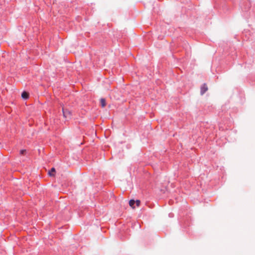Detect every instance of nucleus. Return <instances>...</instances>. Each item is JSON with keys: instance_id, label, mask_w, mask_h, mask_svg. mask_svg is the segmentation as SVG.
Returning <instances> with one entry per match:
<instances>
[{"instance_id": "39448f33", "label": "nucleus", "mask_w": 255, "mask_h": 255, "mask_svg": "<svg viewBox=\"0 0 255 255\" xmlns=\"http://www.w3.org/2000/svg\"><path fill=\"white\" fill-rule=\"evenodd\" d=\"M100 103L102 107H105L106 105V100L104 98H102L100 99Z\"/></svg>"}, {"instance_id": "f257e3e1", "label": "nucleus", "mask_w": 255, "mask_h": 255, "mask_svg": "<svg viewBox=\"0 0 255 255\" xmlns=\"http://www.w3.org/2000/svg\"><path fill=\"white\" fill-rule=\"evenodd\" d=\"M63 117L66 119H70L71 117V112L67 109L62 108Z\"/></svg>"}, {"instance_id": "6e6552de", "label": "nucleus", "mask_w": 255, "mask_h": 255, "mask_svg": "<svg viewBox=\"0 0 255 255\" xmlns=\"http://www.w3.org/2000/svg\"><path fill=\"white\" fill-rule=\"evenodd\" d=\"M135 203H136V206L138 207L140 205V201L139 200H137L136 201H135Z\"/></svg>"}, {"instance_id": "f03ea898", "label": "nucleus", "mask_w": 255, "mask_h": 255, "mask_svg": "<svg viewBox=\"0 0 255 255\" xmlns=\"http://www.w3.org/2000/svg\"><path fill=\"white\" fill-rule=\"evenodd\" d=\"M208 90V86L206 84H204L201 87L200 93L201 95H203Z\"/></svg>"}, {"instance_id": "7ed1b4c3", "label": "nucleus", "mask_w": 255, "mask_h": 255, "mask_svg": "<svg viewBox=\"0 0 255 255\" xmlns=\"http://www.w3.org/2000/svg\"><path fill=\"white\" fill-rule=\"evenodd\" d=\"M55 172H56L55 169L54 167H53L51 169V170L50 171H49L48 175L50 176H54Z\"/></svg>"}, {"instance_id": "20e7f679", "label": "nucleus", "mask_w": 255, "mask_h": 255, "mask_svg": "<svg viewBox=\"0 0 255 255\" xmlns=\"http://www.w3.org/2000/svg\"><path fill=\"white\" fill-rule=\"evenodd\" d=\"M21 97L24 99H26L28 98V94L26 92H23L21 94Z\"/></svg>"}, {"instance_id": "0eeeda50", "label": "nucleus", "mask_w": 255, "mask_h": 255, "mask_svg": "<svg viewBox=\"0 0 255 255\" xmlns=\"http://www.w3.org/2000/svg\"><path fill=\"white\" fill-rule=\"evenodd\" d=\"M26 150L25 149H22L20 151V154H25L26 153Z\"/></svg>"}, {"instance_id": "423d86ee", "label": "nucleus", "mask_w": 255, "mask_h": 255, "mask_svg": "<svg viewBox=\"0 0 255 255\" xmlns=\"http://www.w3.org/2000/svg\"><path fill=\"white\" fill-rule=\"evenodd\" d=\"M134 204H135V201L134 200H130L129 201V206L133 209L135 208V207L134 206Z\"/></svg>"}]
</instances>
